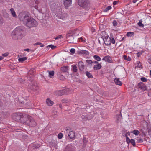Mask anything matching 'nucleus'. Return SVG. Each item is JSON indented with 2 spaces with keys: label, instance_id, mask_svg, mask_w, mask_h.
Wrapping results in <instances>:
<instances>
[{
  "label": "nucleus",
  "instance_id": "58836bf2",
  "mask_svg": "<svg viewBox=\"0 0 151 151\" xmlns=\"http://www.w3.org/2000/svg\"><path fill=\"white\" fill-rule=\"evenodd\" d=\"M122 116V115L121 114L117 115L116 117L117 121H119L120 119L121 118Z\"/></svg>",
  "mask_w": 151,
  "mask_h": 151
},
{
  "label": "nucleus",
  "instance_id": "4be33fe9",
  "mask_svg": "<svg viewBox=\"0 0 151 151\" xmlns=\"http://www.w3.org/2000/svg\"><path fill=\"white\" fill-rule=\"evenodd\" d=\"M101 36L102 37V38H103V40L104 39H105L107 38V37H109V35L106 33V32L105 31L102 32V33Z\"/></svg>",
  "mask_w": 151,
  "mask_h": 151
},
{
  "label": "nucleus",
  "instance_id": "412c9836",
  "mask_svg": "<svg viewBox=\"0 0 151 151\" xmlns=\"http://www.w3.org/2000/svg\"><path fill=\"white\" fill-rule=\"evenodd\" d=\"M48 76L50 78H53L54 76L55 72L54 71H48Z\"/></svg>",
  "mask_w": 151,
  "mask_h": 151
},
{
  "label": "nucleus",
  "instance_id": "a878e982",
  "mask_svg": "<svg viewBox=\"0 0 151 151\" xmlns=\"http://www.w3.org/2000/svg\"><path fill=\"white\" fill-rule=\"evenodd\" d=\"M86 74L88 78H92L93 77L92 75L88 71L86 72Z\"/></svg>",
  "mask_w": 151,
  "mask_h": 151
},
{
  "label": "nucleus",
  "instance_id": "f03ea898",
  "mask_svg": "<svg viewBox=\"0 0 151 151\" xmlns=\"http://www.w3.org/2000/svg\"><path fill=\"white\" fill-rule=\"evenodd\" d=\"M25 35V29L23 26H19L16 27L12 31L11 36L14 40L21 39Z\"/></svg>",
  "mask_w": 151,
  "mask_h": 151
},
{
  "label": "nucleus",
  "instance_id": "72a5a7b5",
  "mask_svg": "<svg viewBox=\"0 0 151 151\" xmlns=\"http://www.w3.org/2000/svg\"><path fill=\"white\" fill-rule=\"evenodd\" d=\"M130 143H131L133 145V146H135V140L133 139H131Z\"/></svg>",
  "mask_w": 151,
  "mask_h": 151
},
{
  "label": "nucleus",
  "instance_id": "20e7f679",
  "mask_svg": "<svg viewBox=\"0 0 151 151\" xmlns=\"http://www.w3.org/2000/svg\"><path fill=\"white\" fill-rule=\"evenodd\" d=\"M56 16L60 19H63L66 15V14L65 13H63L62 11V9L60 8L57 11V12L56 14Z\"/></svg>",
  "mask_w": 151,
  "mask_h": 151
},
{
  "label": "nucleus",
  "instance_id": "9b49d317",
  "mask_svg": "<svg viewBox=\"0 0 151 151\" xmlns=\"http://www.w3.org/2000/svg\"><path fill=\"white\" fill-rule=\"evenodd\" d=\"M63 4L67 8L70 6L72 4V0H63Z\"/></svg>",
  "mask_w": 151,
  "mask_h": 151
},
{
  "label": "nucleus",
  "instance_id": "423d86ee",
  "mask_svg": "<svg viewBox=\"0 0 151 151\" xmlns=\"http://www.w3.org/2000/svg\"><path fill=\"white\" fill-rule=\"evenodd\" d=\"M22 114L21 113H15L12 116V119L15 121L20 122Z\"/></svg>",
  "mask_w": 151,
  "mask_h": 151
},
{
  "label": "nucleus",
  "instance_id": "c85d7f7f",
  "mask_svg": "<svg viewBox=\"0 0 151 151\" xmlns=\"http://www.w3.org/2000/svg\"><path fill=\"white\" fill-rule=\"evenodd\" d=\"M131 132L133 133L136 135H138L139 133V131L137 130H134L133 131H132Z\"/></svg>",
  "mask_w": 151,
  "mask_h": 151
},
{
  "label": "nucleus",
  "instance_id": "a18cd8bd",
  "mask_svg": "<svg viewBox=\"0 0 151 151\" xmlns=\"http://www.w3.org/2000/svg\"><path fill=\"white\" fill-rule=\"evenodd\" d=\"M126 137V140L127 141V142L128 143H130L131 140L128 137Z\"/></svg>",
  "mask_w": 151,
  "mask_h": 151
},
{
  "label": "nucleus",
  "instance_id": "9d476101",
  "mask_svg": "<svg viewBox=\"0 0 151 151\" xmlns=\"http://www.w3.org/2000/svg\"><path fill=\"white\" fill-rule=\"evenodd\" d=\"M138 87L143 91L146 90L147 89V87L143 83H139L138 84Z\"/></svg>",
  "mask_w": 151,
  "mask_h": 151
},
{
  "label": "nucleus",
  "instance_id": "09e8293b",
  "mask_svg": "<svg viewBox=\"0 0 151 151\" xmlns=\"http://www.w3.org/2000/svg\"><path fill=\"white\" fill-rule=\"evenodd\" d=\"M138 25L140 27H143L144 26V24L142 22H139L138 23Z\"/></svg>",
  "mask_w": 151,
  "mask_h": 151
},
{
  "label": "nucleus",
  "instance_id": "4468645a",
  "mask_svg": "<svg viewBox=\"0 0 151 151\" xmlns=\"http://www.w3.org/2000/svg\"><path fill=\"white\" fill-rule=\"evenodd\" d=\"M78 64L80 70L81 71L83 70L84 68L83 63L82 61H80L78 62Z\"/></svg>",
  "mask_w": 151,
  "mask_h": 151
},
{
  "label": "nucleus",
  "instance_id": "6ab92c4d",
  "mask_svg": "<svg viewBox=\"0 0 151 151\" xmlns=\"http://www.w3.org/2000/svg\"><path fill=\"white\" fill-rule=\"evenodd\" d=\"M114 82L115 84L119 86H121L122 84V83L119 80V79L116 78L114 80Z\"/></svg>",
  "mask_w": 151,
  "mask_h": 151
},
{
  "label": "nucleus",
  "instance_id": "6e6552de",
  "mask_svg": "<svg viewBox=\"0 0 151 151\" xmlns=\"http://www.w3.org/2000/svg\"><path fill=\"white\" fill-rule=\"evenodd\" d=\"M29 90H33L35 92L37 91L38 89V87L37 86V84H35L34 85L32 84H30L29 85Z\"/></svg>",
  "mask_w": 151,
  "mask_h": 151
},
{
  "label": "nucleus",
  "instance_id": "2f4dec72",
  "mask_svg": "<svg viewBox=\"0 0 151 151\" xmlns=\"http://www.w3.org/2000/svg\"><path fill=\"white\" fill-rule=\"evenodd\" d=\"M110 38L111 43H112V44H114L115 43V41L114 39L112 37H111Z\"/></svg>",
  "mask_w": 151,
  "mask_h": 151
},
{
  "label": "nucleus",
  "instance_id": "cd10ccee",
  "mask_svg": "<svg viewBox=\"0 0 151 151\" xmlns=\"http://www.w3.org/2000/svg\"><path fill=\"white\" fill-rule=\"evenodd\" d=\"M137 68H142V65L141 63L139 61L137 62V65L136 66Z\"/></svg>",
  "mask_w": 151,
  "mask_h": 151
},
{
  "label": "nucleus",
  "instance_id": "a211bd4d",
  "mask_svg": "<svg viewBox=\"0 0 151 151\" xmlns=\"http://www.w3.org/2000/svg\"><path fill=\"white\" fill-rule=\"evenodd\" d=\"M10 11L12 16L16 18L17 16L16 14V12L14 10V9L13 8H11L10 9Z\"/></svg>",
  "mask_w": 151,
  "mask_h": 151
},
{
  "label": "nucleus",
  "instance_id": "7ed1b4c3",
  "mask_svg": "<svg viewBox=\"0 0 151 151\" xmlns=\"http://www.w3.org/2000/svg\"><path fill=\"white\" fill-rule=\"evenodd\" d=\"M30 116L27 114H22L20 122L27 125Z\"/></svg>",
  "mask_w": 151,
  "mask_h": 151
},
{
  "label": "nucleus",
  "instance_id": "5fc2aeb1",
  "mask_svg": "<svg viewBox=\"0 0 151 151\" xmlns=\"http://www.w3.org/2000/svg\"><path fill=\"white\" fill-rule=\"evenodd\" d=\"M98 61H94L93 62V63H94V64H97L98 63H99V62H98Z\"/></svg>",
  "mask_w": 151,
  "mask_h": 151
},
{
  "label": "nucleus",
  "instance_id": "bb28decb",
  "mask_svg": "<svg viewBox=\"0 0 151 151\" xmlns=\"http://www.w3.org/2000/svg\"><path fill=\"white\" fill-rule=\"evenodd\" d=\"M112 7L110 6H109L106 7L105 9H104L103 11L104 12H107L109 10L111 9Z\"/></svg>",
  "mask_w": 151,
  "mask_h": 151
},
{
  "label": "nucleus",
  "instance_id": "c03bdc74",
  "mask_svg": "<svg viewBox=\"0 0 151 151\" xmlns=\"http://www.w3.org/2000/svg\"><path fill=\"white\" fill-rule=\"evenodd\" d=\"M113 24L114 26H116L117 25V23L116 20H114L113 22Z\"/></svg>",
  "mask_w": 151,
  "mask_h": 151
},
{
  "label": "nucleus",
  "instance_id": "2eb2a0df",
  "mask_svg": "<svg viewBox=\"0 0 151 151\" xmlns=\"http://www.w3.org/2000/svg\"><path fill=\"white\" fill-rule=\"evenodd\" d=\"M104 41L105 44L106 45H109L111 44L110 38L107 37V38L104 39Z\"/></svg>",
  "mask_w": 151,
  "mask_h": 151
},
{
  "label": "nucleus",
  "instance_id": "7c9ffc66",
  "mask_svg": "<svg viewBox=\"0 0 151 151\" xmlns=\"http://www.w3.org/2000/svg\"><path fill=\"white\" fill-rule=\"evenodd\" d=\"M72 67L73 70V71L75 72H76L77 71V67L76 65H72Z\"/></svg>",
  "mask_w": 151,
  "mask_h": 151
},
{
  "label": "nucleus",
  "instance_id": "49530a36",
  "mask_svg": "<svg viewBox=\"0 0 151 151\" xmlns=\"http://www.w3.org/2000/svg\"><path fill=\"white\" fill-rule=\"evenodd\" d=\"M9 54L8 52H7L3 54L2 55L3 57H6L8 56V55Z\"/></svg>",
  "mask_w": 151,
  "mask_h": 151
},
{
  "label": "nucleus",
  "instance_id": "4d7b16f0",
  "mask_svg": "<svg viewBox=\"0 0 151 151\" xmlns=\"http://www.w3.org/2000/svg\"><path fill=\"white\" fill-rule=\"evenodd\" d=\"M57 113V112L56 111H53L52 112V114H56Z\"/></svg>",
  "mask_w": 151,
  "mask_h": 151
},
{
  "label": "nucleus",
  "instance_id": "b1692460",
  "mask_svg": "<svg viewBox=\"0 0 151 151\" xmlns=\"http://www.w3.org/2000/svg\"><path fill=\"white\" fill-rule=\"evenodd\" d=\"M27 58L26 57H22L20 58H19L18 59V61L19 62L22 63L23 62L26 60Z\"/></svg>",
  "mask_w": 151,
  "mask_h": 151
},
{
  "label": "nucleus",
  "instance_id": "f3484780",
  "mask_svg": "<svg viewBox=\"0 0 151 151\" xmlns=\"http://www.w3.org/2000/svg\"><path fill=\"white\" fill-rule=\"evenodd\" d=\"M102 66L101 64L98 63L96 65H94L93 66V68L94 70H99L101 69Z\"/></svg>",
  "mask_w": 151,
  "mask_h": 151
},
{
  "label": "nucleus",
  "instance_id": "e433bc0d",
  "mask_svg": "<svg viewBox=\"0 0 151 151\" xmlns=\"http://www.w3.org/2000/svg\"><path fill=\"white\" fill-rule=\"evenodd\" d=\"M86 139L85 137H83V143L84 145L85 146L86 145Z\"/></svg>",
  "mask_w": 151,
  "mask_h": 151
},
{
  "label": "nucleus",
  "instance_id": "6e6d98bb",
  "mask_svg": "<svg viewBox=\"0 0 151 151\" xmlns=\"http://www.w3.org/2000/svg\"><path fill=\"white\" fill-rule=\"evenodd\" d=\"M123 58L124 59L127 60V56L125 55H124L123 56Z\"/></svg>",
  "mask_w": 151,
  "mask_h": 151
},
{
  "label": "nucleus",
  "instance_id": "c9c22d12",
  "mask_svg": "<svg viewBox=\"0 0 151 151\" xmlns=\"http://www.w3.org/2000/svg\"><path fill=\"white\" fill-rule=\"evenodd\" d=\"M40 145L38 144H34L33 147L35 148H38L40 147Z\"/></svg>",
  "mask_w": 151,
  "mask_h": 151
},
{
  "label": "nucleus",
  "instance_id": "4c0bfd02",
  "mask_svg": "<svg viewBox=\"0 0 151 151\" xmlns=\"http://www.w3.org/2000/svg\"><path fill=\"white\" fill-rule=\"evenodd\" d=\"M63 38V37L62 35H59L57 36L55 38V40H58L59 39H61Z\"/></svg>",
  "mask_w": 151,
  "mask_h": 151
},
{
  "label": "nucleus",
  "instance_id": "3c124183",
  "mask_svg": "<svg viewBox=\"0 0 151 151\" xmlns=\"http://www.w3.org/2000/svg\"><path fill=\"white\" fill-rule=\"evenodd\" d=\"M83 38L82 37H81L80 38H79L78 39V41L80 42H82L83 41Z\"/></svg>",
  "mask_w": 151,
  "mask_h": 151
},
{
  "label": "nucleus",
  "instance_id": "864d4df0",
  "mask_svg": "<svg viewBox=\"0 0 151 151\" xmlns=\"http://www.w3.org/2000/svg\"><path fill=\"white\" fill-rule=\"evenodd\" d=\"M130 135V133L129 132H127L125 134V137H127L129 135Z\"/></svg>",
  "mask_w": 151,
  "mask_h": 151
},
{
  "label": "nucleus",
  "instance_id": "dca6fc26",
  "mask_svg": "<svg viewBox=\"0 0 151 151\" xmlns=\"http://www.w3.org/2000/svg\"><path fill=\"white\" fill-rule=\"evenodd\" d=\"M67 131H69L68 136L71 139H73L75 137V133L73 132L69 131L68 130H67Z\"/></svg>",
  "mask_w": 151,
  "mask_h": 151
},
{
  "label": "nucleus",
  "instance_id": "473e14b6",
  "mask_svg": "<svg viewBox=\"0 0 151 151\" xmlns=\"http://www.w3.org/2000/svg\"><path fill=\"white\" fill-rule=\"evenodd\" d=\"M61 69L62 71L66 72L68 70V68L67 67H62Z\"/></svg>",
  "mask_w": 151,
  "mask_h": 151
},
{
  "label": "nucleus",
  "instance_id": "393cba45",
  "mask_svg": "<svg viewBox=\"0 0 151 151\" xmlns=\"http://www.w3.org/2000/svg\"><path fill=\"white\" fill-rule=\"evenodd\" d=\"M134 35V33L133 32H127L126 34L127 36L129 37H131L133 36Z\"/></svg>",
  "mask_w": 151,
  "mask_h": 151
},
{
  "label": "nucleus",
  "instance_id": "f704fd0d",
  "mask_svg": "<svg viewBox=\"0 0 151 151\" xmlns=\"http://www.w3.org/2000/svg\"><path fill=\"white\" fill-rule=\"evenodd\" d=\"M47 47H49L51 48L52 49H54L55 48H56V46H54L52 45H49Z\"/></svg>",
  "mask_w": 151,
  "mask_h": 151
},
{
  "label": "nucleus",
  "instance_id": "0eeeda50",
  "mask_svg": "<svg viewBox=\"0 0 151 151\" xmlns=\"http://www.w3.org/2000/svg\"><path fill=\"white\" fill-rule=\"evenodd\" d=\"M88 3L87 0H78V4L81 6L85 7L86 6Z\"/></svg>",
  "mask_w": 151,
  "mask_h": 151
},
{
  "label": "nucleus",
  "instance_id": "69168bd1",
  "mask_svg": "<svg viewBox=\"0 0 151 151\" xmlns=\"http://www.w3.org/2000/svg\"><path fill=\"white\" fill-rule=\"evenodd\" d=\"M4 58L3 56H0V61L1 60H2Z\"/></svg>",
  "mask_w": 151,
  "mask_h": 151
},
{
  "label": "nucleus",
  "instance_id": "bf43d9fd",
  "mask_svg": "<svg viewBox=\"0 0 151 151\" xmlns=\"http://www.w3.org/2000/svg\"><path fill=\"white\" fill-rule=\"evenodd\" d=\"M40 46L41 47H42L44 46V45L43 44L41 43H40Z\"/></svg>",
  "mask_w": 151,
  "mask_h": 151
},
{
  "label": "nucleus",
  "instance_id": "338daca9",
  "mask_svg": "<svg viewBox=\"0 0 151 151\" xmlns=\"http://www.w3.org/2000/svg\"><path fill=\"white\" fill-rule=\"evenodd\" d=\"M24 50L25 51H29V49H24Z\"/></svg>",
  "mask_w": 151,
  "mask_h": 151
},
{
  "label": "nucleus",
  "instance_id": "f257e3e1",
  "mask_svg": "<svg viewBox=\"0 0 151 151\" xmlns=\"http://www.w3.org/2000/svg\"><path fill=\"white\" fill-rule=\"evenodd\" d=\"M19 16L20 20L29 27H35L37 25V22L35 19L23 13H20Z\"/></svg>",
  "mask_w": 151,
  "mask_h": 151
},
{
  "label": "nucleus",
  "instance_id": "f8f14e48",
  "mask_svg": "<svg viewBox=\"0 0 151 151\" xmlns=\"http://www.w3.org/2000/svg\"><path fill=\"white\" fill-rule=\"evenodd\" d=\"M102 60L106 62L111 63L112 61L111 58L109 56H106L104 57Z\"/></svg>",
  "mask_w": 151,
  "mask_h": 151
},
{
  "label": "nucleus",
  "instance_id": "052dcab7",
  "mask_svg": "<svg viewBox=\"0 0 151 151\" xmlns=\"http://www.w3.org/2000/svg\"><path fill=\"white\" fill-rule=\"evenodd\" d=\"M35 3L37 5L39 3V2L37 0H36L35 1Z\"/></svg>",
  "mask_w": 151,
  "mask_h": 151
},
{
  "label": "nucleus",
  "instance_id": "e2e57ef3",
  "mask_svg": "<svg viewBox=\"0 0 151 151\" xmlns=\"http://www.w3.org/2000/svg\"><path fill=\"white\" fill-rule=\"evenodd\" d=\"M117 4V2L116 1H114L113 2V4L114 5H116Z\"/></svg>",
  "mask_w": 151,
  "mask_h": 151
},
{
  "label": "nucleus",
  "instance_id": "774afa93",
  "mask_svg": "<svg viewBox=\"0 0 151 151\" xmlns=\"http://www.w3.org/2000/svg\"><path fill=\"white\" fill-rule=\"evenodd\" d=\"M59 107H60V108H62V105H61V104H59Z\"/></svg>",
  "mask_w": 151,
  "mask_h": 151
},
{
  "label": "nucleus",
  "instance_id": "aec40b11",
  "mask_svg": "<svg viewBox=\"0 0 151 151\" xmlns=\"http://www.w3.org/2000/svg\"><path fill=\"white\" fill-rule=\"evenodd\" d=\"M64 151H73V147L71 145H68L65 149Z\"/></svg>",
  "mask_w": 151,
  "mask_h": 151
},
{
  "label": "nucleus",
  "instance_id": "0e129e2a",
  "mask_svg": "<svg viewBox=\"0 0 151 151\" xmlns=\"http://www.w3.org/2000/svg\"><path fill=\"white\" fill-rule=\"evenodd\" d=\"M34 7L35 8V9H37L38 8V6L37 5H35V6H34Z\"/></svg>",
  "mask_w": 151,
  "mask_h": 151
},
{
  "label": "nucleus",
  "instance_id": "5701e85b",
  "mask_svg": "<svg viewBox=\"0 0 151 151\" xmlns=\"http://www.w3.org/2000/svg\"><path fill=\"white\" fill-rule=\"evenodd\" d=\"M93 58L97 61H100L101 60V58L100 57L97 55H95L93 56Z\"/></svg>",
  "mask_w": 151,
  "mask_h": 151
},
{
  "label": "nucleus",
  "instance_id": "8fccbe9b",
  "mask_svg": "<svg viewBox=\"0 0 151 151\" xmlns=\"http://www.w3.org/2000/svg\"><path fill=\"white\" fill-rule=\"evenodd\" d=\"M142 142V140L141 138H139V139L137 140V142L138 143H141Z\"/></svg>",
  "mask_w": 151,
  "mask_h": 151
},
{
  "label": "nucleus",
  "instance_id": "ea45409f",
  "mask_svg": "<svg viewBox=\"0 0 151 151\" xmlns=\"http://www.w3.org/2000/svg\"><path fill=\"white\" fill-rule=\"evenodd\" d=\"M142 81L143 82H146L147 81V79L145 77H142L141 78Z\"/></svg>",
  "mask_w": 151,
  "mask_h": 151
},
{
  "label": "nucleus",
  "instance_id": "a19ab883",
  "mask_svg": "<svg viewBox=\"0 0 151 151\" xmlns=\"http://www.w3.org/2000/svg\"><path fill=\"white\" fill-rule=\"evenodd\" d=\"M58 137L59 139H61L63 137V134L61 133H60L58 134Z\"/></svg>",
  "mask_w": 151,
  "mask_h": 151
},
{
  "label": "nucleus",
  "instance_id": "1a4fd4ad",
  "mask_svg": "<svg viewBox=\"0 0 151 151\" xmlns=\"http://www.w3.org/2000/svg\"><path fill=\"white\" fill-rule=\"evenodd\" d=\"M70 90L69 89H65L62 90L57 91H56V94H64L65 93H68V92L70 91Z\"/></svg>",
  "mask_w": 151,
  "mask_h": 151
},
{
  "label": "nucleus",
  "instance_id": "39448f33",
  "mask_svg": "<svg viewBox=\"0 0 151 151\" xmlns=\"http://www.w3.org/2000/svg\"><path fill=\"white\" fill-rule=\"evenodd\" d=\"M27 125L30 127H34L36 126V123L34 119L30 116Z\"/></svg>",
  "mask_w": 151,
  "mask_h": 151
},
{
  "label": "nucleus",
  "instance_id": "680f3d73",
  "mask_svg": "<svg viewBox=\"0 0 151 151\" xmlns=\"http://www.w3.org/2000/svg\"><path fill=\"white\" fill-rule=\"evenodd\" d=\"M138 0H133V1H132V2L134 3H135L137 1H138Z\"/></svg>",
  "mask_w": 151,
  "mask_h": 151
},
{
  "label": "nucleus",
  "instance_id": "13d9d810",
  "mask_svg": "<svg viewBox=\"0 0 151 151\" xmlns=\"http://www.w3.org/2000/svg\"><path fill=\"white\" fill-rule=\"evenodd\" d=\"M7 0H0V3H3L5 1H7Z\"/></svg>",
  "mask_w": 151,
  "mask_h": 151
},
{
  "label": "nucleus",
  "instance_id": "37998d69",
  "mask_svg": "<svg viewBox=\"0 0 151 151\" xmlns=\"http://www.w3.org/2000/svg\"><path fill=\"white\" fill-rule=\"evenodd\" d=\"M86 62L89 64H91L93 63V61L91 60H86Z\"/></svg>",
  "mask_w": 151,
  "mask_h": 151
},
{
  "label": "nucleus",
  "instance_id": "603ef678",
  "mask_svg": "<svg viewBox=\"0 0 151 151\" xmlns=\"http://www.w3.org/2000/svg\"><path fill=\"white\" fill-rule=\"evenodd\" d=\"M40 42H37V43H35V44H34V45H40Z\"/></svg>",
  "mask_w": 151,
  "mask_h": 151
},
{
  "label": "nucleus",
  "instance_id": "79ce46f5",
  "mask_svg": "<svg viewBox=\"0 0 151 151\" xmlns=\"http://www.w3.org/2000/svg\"><path fill=\"white\" fill-rule=\"evenodd\" d=\"M70 52L73 54H74L76 52V50L74 48H71L70 50Z\"/></svg>",
  "mask_w": 151,
  "mask_h": 151
},
{
  "label": "nucleus",
  "instance_id": "c756f323",
  "mask_svg": "<svg viewBox=\"0 0 151 151\" xmlns=\"http://www.w3.org/2000/svg\"><path fill=\"white\" fill-rule=\"evenodd\" d=\"M92 118V116L91 115H86L85 116V118L88 120H91Z\"/></svg>",
  "mask_w": 151,
  "mask_h": 151
},
{
  "label": "nucleus",
  "instance_id": "de8ad7c7",
  "mask_svg": "<svg viewBox=\"0 0 151 151\" xmlns=\"http://www.w3.org/2000/svg\"><path fill=\"white\" fill-rule=\"evenodd\" d=\"M81 51L82 52H81V53H82V54H87V53H88V51L85 50H82Z\"/></svg>",
  "mask_w": 151,
  "mask_h": 151
},
{
  "label": "nucleus",
  "instance_id": "ddd939ff",
  "mask_svg": "<svg viewBox=\"0 0 151 151\" xmlns=\"http://www.w3.org/2000/svg\"><path fill=\"white\" fill-rule=\"evenodd\" d=\"M46 103L48 106H52L54 102L50 98H48L46 99Z\"/></svg>",
  "mask_w": 151,
  "mask_h": 151
}]
</instances>
